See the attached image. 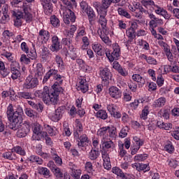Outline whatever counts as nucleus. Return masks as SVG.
Wrapping results in <instances>:
<instances>
[{
  "label": "nucleus",
  "instance_id": "nucleus-1",
  "mask_svg": "<svg viewBox=\"0 0 179 179\" xmlns=\"http://www.w3.org/2000/svg\"><path fill=\"white\" fill-rule=\"evenodd\" d=\"M64 76L59 74L54 80H55L54 85L51 88L48 86H45L43 90H36L34 92L35 97L41 99L45 104H55L58 103L59 100V94L64 92L62 89V83H64Z\"/></svg>",
  "mask_w": 179,
  "mask_h": 179
},
{
  "label": "nucleus",
  "instance_id": "nucleus-2",
  "mask_svg": "<svg viewBox=\"0 0 179 179\" xmlns=\"http://www.w3.org/2000/svg\"><path fill=\"white\" fill-rule=\"evenodd\" d=\"M102 145L101 156L103 161V168L106 170L111 169V161L110 160V155L108 152L115 148V144L110 138H105L101 140Z\"/></svg>",
  "mask_w": 179,
  "mask_h": 179
},
{
  "label": "nucleus",
  "instance_id": "nucleus-3",
  "mask_svg": "<svg viewBox=\"0 0 179 179\" xmlns=\"http://www.w3.org/2000/svg\"><path fill=\"white\" fill-rule=\"evenodd\" d=\"M17 13H15L14 15L15 19L14 20V26L17 27L22 26V20H26L27 23H30L33 20V15L30 13V6L27 3H22V6L18 10Z\"/></svg>",
  "mask_w": 179,
  "mask_h": 179
},
{
  "label": "nucleus",
  "instance_id": "nucleus-4",
  "mask_svg": "<svg viewBox=\"0 0 179 179\" xmlns=\"http://www.w3.org/2000/svg\"><path fill=\"white\" fill-rule=\"evenodd\" d=\"M6 115L10 124L13 125L11 129L14 131L19 129L21 123L20 121H22V114L20 112L17 111V109L15 111L13 105L11 103L7 107Z\"/></svg>",
  "mask_w": 179,
  "mask_h": 179
},
{
  "label": "nucleus",
  "instance_id": "nucleus-5",
  "mask_svg": "<svg viewBox=\"0 0 179 179\" xmlns=\"http://www.w3.org/2000/svg\"><path fill=\"white\" fill-rule=\"evenodd\" d=\"M75 122L76 126L73 131L74 138H76V139H79L78 145L79 147L83 148V146H85V145L89 142V138H87L86 134L82 135V132H83V124H82L80 120L76 119Z\"/></svg>",
  "mask_w": 179,
  "mask_h": 179
},
{
  "label": "nucleus",
  "instance_id": "nucleus-6",
  "mask_svg": "<svg viewBox=\"0 0 179 179\" xmlns=\"http://www.w3.org/2000/svg\"><path fill=\"white\" fill-rule=\"evenodd\" d=\"M108 10H107V8H104L103 7H100L99 9H97V13L99 16L98 23L101 25V31H103V33H108V29H107V13Z\"/></svg>",
  "mask_w": 179,
  "mask_h": 179
},
{
  "label": "nucleus",
  "instance_id": "nucleus-7",
  "mask_svg": "<svg viewBox=\"0 0 179 179\" xmlns=\"http://www.w3.org/2000/svg\"><path fill=\"white\" fill-rule=\"evenodd\" d=\"M113 52L106 51V55L110 62H114V61L118 60V58L121 57V47L118 43H115L112 45Z\"/></svg>",
  "mask_w": 179,
  "mask_h": 179
},
{
  "label": "nucleus",
  "instance_id": "nucleus-8",
  "mask_svg": "<svg viewBox=\"0 0 179 179\" xmlns=\"http://www.w3.org/2000/svg\"><path fill=\"white\" fill-rule=\"evenodd\" d=\"M20 69V64L17 62H13L10 65V73L11 72V78L13 80H16L22 76V73L19 71Z\"/></svg>",
  "mask_w": 179,
  "mask_h": 179
},
{
  "label": "nucleus",
  "instance_id": "nucleus-9",
  "mask_svg": "<svg viewBox=\"0 0 179 179\" xmlns=\"http://www.w3.org/2000/svg\"><path fill=\"white\" fill-rule=\"evenodd\" d=\"M99 76L102 79V83L105 86H108L110 85V80H111V78L113 77L111 71L108 69L104 68L100 70Z\"/></svg>",
  "mask_w": 179,
  "mask_h": 179
},
{
  "label": "nucleus",
  "instance_id": "nucleus-10",
  "mask_svg": "<svg viewBox=\"0 0 179 179\" xmlns=\"http://www.w3.org/2000/svg\"><path fill=\"white\" fill-rule=\"evenodd\" d=\"M37 86H38V79L37 77H33L31 75L28 76L24 83V88L30 90L34 89Z\"/></svg>",
  "mask_w": 179,
  "mask_h": 179
},
{
  "label": "nucleus",
  "instance_id": "nucleus-11",
  "mask_svg": "<svg viewBox=\"0 0 179 179\" xmlns=\"http://www.w3.org/2000/svg\"><path fill=\"white\" fill-rule=\"evenodd\" d=\"M31 126H30V122L24 121V123L21 125V128L18 129L17 132V136L18 138H24L27 136V134L30 133V129Z\"/></svg>",
  "mask_w": 179,
  "mask_h": 179
},
{
  "label": "nucleus",
  "instance_id": "nucleus-12",
  "mask_svg": "<svg viewBox=\"0 0 179 179\" xmlns=\"http://www.w3.org/2000/svg\"><path fill=\"white\" fill-rule=\"evenodd\" d=\"M63 20L65 24H71V22L75 23L76 20V15L73 11L68 8L63 14Z\"/></svg>",
  "mask_w": 179,
  "mask_h": 179
},
{
  "label": "nucleus",
  "instance_id": "nucleus-13",
  "mask_svg": "<svg viewBox=\"0 0 179 179\" xmlns=\"http://www.w3.org/2000/svg\"><path fill=\"white\" fill-rule=\"evenodd\" d=\"M52 44L50 45V50L52 51V52H58L59 50L62 48V44L59 41V38L55 35L51 38Z\"/></svg>",
  "mask_w": 179,
  "mask_h": 179
},
{
  "label": "nucleus",
  "instance_id": "nucleus-14",
  "mask_svg": "<svg viewBox=\"0 0 179 179\" xmlns=\"http://www.w3.org/2000/svg\"><path fill=\"white\" fill-rule=\"evenodd\" d=\"M108 94L114 100H118L122 97V91L115 86H111L108 89Z\"/></svg>",
  "mask_w": 179,
  "mask_h": 179
},
{
  "label": "nucleus",
  "instance_id": "nucleus-15",
  "mask_svg": "<svg viewBox=\"0 0 179 179\" xmlns=\"http://www.w3.org/2000/svg\"><path fill=\"white\" fill-rule=\"evenodd\" d=\"M148 17L151 20L149 22L150 27H157L158 26H163L164 22L163 20L159 17H156L155 15H153L152 13H148Z\"/></svg>",
  "mask_w": 179,
  "mask_h": 179
},
{
  "label": "nucleus",
  "instance_id": "nucleus-16",
  "mask_svg": "<svg viewBox=\"0 0 179 179\" xmlns=\"http://www.w3.org/2000/svg\"><path fill=\"white\" fill-rule=\"evenodd\" d=\"M37 39L38 41H40L42 44H46L50 40V32L44 29H41L38 32Z\"/></svg>",
  "mask_w": 179,
  "mask_h": 179
},
{
  "label": "nucleus",
  "instance_id": "nucleus-17",
  "mask_svg": "<svg viewBox=\"0 0 179 179\" xmlns=\"http://www.w3.org/2000/svg\"><path fill=\"white\" fill-rule=\"evenodd\" d=\"M40 2L43 6V12L47 15H50L52 13V3L48 0H40Z\"/></svg>",
  "mask_w": 179,
  "mask_h": 179
},
{
  "label": "nucleus",
  "instance_id": "nucleus-18",
  "mask_svg": "<svg viewBox=\"0 0 179 179\" xmlns=\"http://www.w3.org/2000/svg\"><path fill=\"white\" fill-rule=\"evenodd\" d=\"M126 36L128 37V40L126 42V46L129 47V45L134 43V39L136 37V35H135V30L132 29V28H128L126 30Z\"/></svg>",
  "mask_w": 179,
  "mask_h": 179
},
{
  "label": "nucleus",
  "instance_id": "nucleus-19",
  "mask_svg": "<svg viewBox=\"0 0 179 179\" xmlns=\"http://www.w3.org/2000/svg\"><path fill=\"white\" fill-rule=\"evenodd\" d=\"M167 103V99L164 96H161L155 99L152 103V108H163Z\"/></svg>",
  "mask_w": 179,
  "mask_h": 179
},
{
  "label": "nucleus",
  "instance_id": "nucleus-20",
  "mask_svg": "<svg viewBox=\"0 0 179 179\" xmlns=\"http://www.w3.org/2000/svg\"><path fill=\"white\" fill-rule=\"evenodd\" d=\"M131 167L133 169H135L137 171H149L150 170V168L149 167V164H142V163H138L135 162L131 164Z\"/></svg>",
  "mask_w": 179,
  "mask_h": 179
},
{
  "label": "nucleus",
  "instance_id": "nucleus-21",
  "mask_svg": "<svg viewBox=\"0 0 179 179\" xmlns=\"http://www.w3.org/2000/svg\"><path fill=\"white\" fill-rule=\"evenodd\" d=\"M120 2H121V0H102L101 7L104 9H108L111 6V3H117V6H123L124 3Z\"/></svg>",
  "mask_w": 179,
  "mask_h": 179
},
{
  "label": "nucleus",
  "instance_id": "nucleus-22",
  "mask_svg": "<svg viewBox=\"0 0 179 179\" xmlns=\"http://www.w3.org/2000/svg\"><path fill=\"white\" fill-rule=\"evenodd\" d=\"M154 10L155 13H157V15H160L161 16H163L164 19L169 20L171 17L169 13H167V10L157 5H154Z\"/></svg>",
  "mask_w": 179,
  "mask_h": 179
},
{
  "label": "nucleus",
  "instance_id": "nucleus-23",
  "mask_svg": "<svg viewBox=\"0 0 179 179\" xmlns=\"http://www.w3.org/2000/svg\"><path fill=\"white\" fill-rule=\"evenodd\" d=\"M112 173L122 179H134V178L131 177V176L127 175L126 176L125 173L122 171V170L117 166H115L112 169Z\"/></svg>",
  "mask_w": 179,
  "mask_h": 179
},
{
  "label": "nucleus",
  "instance_id": "nucleus-24",
  "mask_svg": "<svg viewBox=\"0 0 179 179\" xmlns=\"http://www.w3.org/2000/svg\"><path fill=\"white\" fill-rule=\"evenodd\" d=\"M92 47L94 52H96L99 57H103V55L106 54V52L104 51V49H103L101 44L95 42L92 45Z\"/></svg>",
  "mask_w": 179,
  "mask_h": 179
},
{
  "label": "nucleus",
  "instance_id": "nucleus-25",
  "mask_svg": "<svg viewBox=\"0 0 179 179\" xmlns=\"http://www.w3.org/2000/svg\"><path fill=\"white\" fill-rule=\"evenodd\" d=\"M0 75L1 78H7L10 75V69L5 66V62L0 61Z\"/></svg>",
  "mask_w": 179,
  "mask_h": 179
},
{
  "label": "nucleus",
  "instance_id": "nucleus-26",
  "mask_svg": "<svg viewBox=\"0 0 179 179\" xmlns=\"http://www.w3.org/2000/svg\"><path fill=\"white\" fill-rule=\"evenodd\" d=\"M32 131L35 135L39 136H47V131H41V125L38 123H34Z\"/></svg>",
  "mask_w": 179,
  "mask_h": 179
},
{
  "label": "nucleus",
  "instance_id": "nucleus-27",
  "mask_svg": "<svg viewBox=\"0 0 179 179\" xmlns=\"http://www.w3.org/2000/svg\"><path fill=\"white\" fill-rule=\"evenodd\" d=\"M108 129H110V126L101 127L97 131V135L101 139H108Z\"/></svg>",
  "mask_w": 179,
  "mask_h": 179
},
{
  "label": "nucleus",
  "instance_id": "nucleus-28",
  "mask_svg": "<svg viewBox=\"0 0 179 179\" xmlns=\"http://www.w3.org/2000/svg\"><path fill=\"white\" fill-rule=\"evenodd\" d=\"M97 33L99 35L100 38H101L102 41L106 44V45H111V41L110 38L107 36L108 33H104L101 31V29H99L97 30Z\"/></svg>",
  "mask_w": 179,
  "mask_h": 179
},
{
  "label": "nucleus",
  "instance_id": "nucleus-29",
  "mask_svg": "<svg viewBox=\"0 0 179 179\" xmlns=\"http://www.w3.org/2000/svg\"><path fill=\"white\" fill-rule=\"evenodd\" d=\"M61 118H62V111L61 110V108H57L55 112L50 115V120L54 121V122L59 121Z\"/></svg>",
  "mask_w": 179,
  "mask_h": 179
},
{
  "label": "nucleus",
  "instance_id": "nucleus-30",
  "mask_svg": "<svg viewBox=\"0 0 179 179\" xmlns=\"http://www.w3.org/2000/svg\"><path fill=\"white\" fill-rule=\"evenodd\" d=\"M157 125L158 128L160 129H165V131H170V129H173V124L171 123H166L163 121H157Z\"/></svg>",
  "mask_w": 179,
  "mask_h": 179
},
{
  "label": "nucleus",
  "instance_id": "nucleus-31",
  "mask_svg": "<svg viewBox=\"0 0 179 179\" xmlns=\"http://www.w3.org/2000/svg\"><path fill=\"white\" fill-rule=\"evenodd\" d=\"M1 10L3 12V16H2V22L6 23L8 20H9V15L8 14V12H9V9L8 8V5L3 4L2 6V8H1Z\"/></svg>",
  "mask_w": 179,
  "mask_h": 179
},
{
  "label": "nucleus",
  "instance_id": "nucleus-32",
  "mask_svg": "<svg viewBox=\"0 0 179 179\" xmlns=\"http://www.w3.org/2000/svg\"><path fill=\"white\" fill-rule=\"evenodd\" d=\"M131 79L134 82H136L137 83H138L139 86H143V85H145V78H143V77H142V76L139 74H134L131 76Z\"/></svg>",
  "mask_w": 179,
  "mask_h": 179
},
{
  "label": "nucleus",
  "instance_id": "nucleus-33",
  "mask_svg": "<svg viewBox=\"0 0 179 179\" xmlns=\"http://www.w3.org/2000/svg\"><path fill=\"white\" fill-rule=\"evenodd\" d=\"M100 156V151L99 150L92 149L88 153V158L90 160H97Z\"/></svg>",
  "mask_w": 179,
  "mask_h": 179
},
{
  "label": "nucleus",
  "instance_id": "nucleus-34",
  "mask_svg": "<svg viewBox=\"0 0 179 179\" xmlns=\"http://www.w3.org/2000/svg\"><path fill=\"white\" fill-rule=\"evenodd\" d=\"M108 136L110 138L109 139L112 141L117 139V128H115V127H109V129L108 130Z\"/></svg>",
  "mask_w": 179,
  "mask_h": 179
},
{
  "label": "nucleus",
  "instance_id": "nucleus-35",
  "mask_svg": "<svg viewBox=\"0 0 179 179\" xmlns=\"http://www.w3.org/2000/svg\"><path fill=\"white\" fill-rule=\"evenodd\" d=\"M44 75V70L43 69V64L38 63L36 64V69L35 71V78H41Z\"/></svg>",
  "mask_w": 179,
  "mask_h": 179
},
{
  "label": "nucleus",
  "instance_id": "nucleus-36",
  "mask_svg": "<svg viewBox=\"0 0 179 179\" xmlns=\"http://www.w3.org/2000/svg\"><path fill=\"white\" fill-rule=\"evenodd\" d=\"M44 127L46 129V133L48 134L50 136H55V135H57V128L55 127L45 124Z\"/></svg>",
  "mask_w": 179,
  "mask_h": 179
},
{
  "label": "nucleus",
  "instance_id": "nucleus-37",
  "mask_svg": "<svg viewBox=\"0 0 179 179\" xmlns=\"http://www.w3.org/2000/svg\"><path fill=\"white\" fill-rule=\"evenodd\" d=\"M2 157L6 160H15L16 154L13 151H8L2 154Z\"/></svg>",
  "mask_w": 179,
  "mask_h": 179
},
{
  "label": "nucleus",
  "instance_id": "nucleus-38",
  "mask_svg": "<svg viewBox=\"0 0 179 179\" xmlns=\"http://www.w3.org/2000/svg\"><path fill=\"white\" fill-rule=\"evenodd\" d=\"M38 171V173L43 176L45 178H50V177H51V173L49 169L45 167H39Z\"/></svg>",
  "mask_w": 179,
  "mask_h": 179
},
{
  "label": "nucleus",
  "instance_id": "nucleus-39",
  "mask_svg": "<svg viewBox=\"0 0 179 179\" xmlns=\"http://www.w3.org/2000/svg\"><path fill=\"white\" fill-rule=\"evenodd\" d=\"M50 22L53 27H59V26H61L59 18L55 15H53L50 17Z\"/></svg>",
  "mask_w": 179,
  "mask_h": 179
},
{
  "label": "nucleus",
  "instance_id": "nucleus-40",
  "mask_svg": "<svg viewBox=\"0 0 179 179\" xmlns=\"http://www.w3.org/2000/svg\"><path fill=\"white\" fill-rule=\"evenodd\" d=\"M28 160H29L31 163H36V164L39 165H41L43 163H44L43 159L36 155H31L29 157H28Z\"/></svg>",
  "mask_w": 179,
  "mask_h": 179
},
{
  "label": "nucleus",
  "instance_id": "nucleus-41",
  "mask_svg": "<svg viewBox=\"0 0 179 179\" xmlns=\"http://www.w3.org/2000/svg\"><path fill=\"white\" fill-rule=\"evenodd\" d=\"M17 96L20 99H31L33 96L31 95V92H20L17 93Z\"/></svg>",
  "mask_w": 179,
  "mask_h": 179
},
{
  "label": "nucleus",
  "instance_id": "nucleus-42",
  "mask_svg": "<svg viewBox=\"0 0 179 179\" xmlns=\"http://www.w3.org/2000/svg\"><path fill=\"white\" fill-rule=\"evenodd\" d=\"M149 157V155L148 154H140V155H136L134 156V162H145Z\"/></svg>",
  "mask_w": 179,
  "mask_h": 179
},
{
  "label": "nucleus",
  "instance_id": "nucleus-43",
  "mask_svg": "<svg viewBox=\"0 0 179 179\" xmlns=\"http://www.w3.org/2000/svg\"><path fill=\"white\" fill-rule=\"evenodd\" d=\"M83 45H81V50L85 51V50H87V48L90 45V41L87 36H83L82 38Z\"/></svg>",
  "mask_w": 179,
  "mask_h": 179
},
{
  "label": "nucleus",
  "instance_id": "nucleus-44",
  "mask_svg": "<svg viewBox=\"0 0 179 179\" xmlns=\"http://www.w3.org/2000/svg\"><path fill=\"white\" fill-rule=\"evenodd\" d=\"M85 13H87L90 22H93L94 17H96V13L92 7H90Z\"/></svg>",
  "mask_w": 179,
  "mask_h": 179
},
{
  "label": "nucleus",
  "instance_id": "nucleus-45",
  "mask_svg": "<svg viewBox=\"0 0 179 179\" xmlns=\"http://www.w3.org/2000/svg\"><path fill=\"white\" fill-rule=\"evenodd\" d=\"M24 111L27 117H29L30 118H37V115H38L37 112H36L35 110H33V109L26 108Z\"/></svg>",
  "mask_w": 179,
  "mask_h": 179
},
{
  "label": "nucleus",
  "instance_id": "nucleus-46",
  "mask_svg": "<svg viewBox=\"0 0 179 179\" xmlns=\"http://www.w3.org/2000/svg\"><path fill=\"white\" fill-rule=\"evenodd\" d=\"M85 170L89 174H92V173L94 171V169L93 167V163H92L91 162H87L85 164Z\"/></svg>",
  "mask_w": 179,
  "mask_h": 179
},
{
  "label": "nucleus",
  "instance_id": "nucleus-47",
  "mask_svg": "<svg viewBox=\"0 0 179 179\" xmlns=\"http://www.w3.org/2000/svg\"><path fill=\"white\" fill-rule=\"evenodd\" d=\"M117 13H118V15H120V16H124L127 19H131V14L127 12V10L123 8H118Z\"/></svg>",
  "mask_w": 179,
  "mask_h": 179
},
{
  "label": "nucleus",
  "instance_id": "nucleus-48",
  "mask_svg": "<svg viewBox=\"0 0 179 179\" xmlns=\"http://www.w3.org/2000/svg\"><path fill=\"white\" fill-rule=\"evenodd\" d=\"M144 13H148V10L143 9V8H141L140 9H136L134 13V16L135 17H138L139 19H142V15Z\"/></svg>",
  "mask_w": 179,
  "mask_h": 179
},
{
  "label": "nucleus",
  "instance_id": "nucleus-49",
  "mask_svg": "<svg viewBox=\"0 0 179 179\" xmlns=\"http://www.w3.org/2000/svg\"><path fill=\"white\" fill-rule=\"evenodd\" d=\"M96 117L98 118H101V120H107L108 118V115L107 114V112L104 110H99L96 113Z\"/></svg>",
  "mask_w": 179,
  "mask_h": 179
},
{
  "label": "nucleus",
  "instance_id": "nucleus-50",
  "mask_svg": "<svg viewBox=\"0 0 179 179\" xmlns=\"http://www.w3.org/2000/svg\"><path fill=\"white\" fill-rule=\"evenodd\" d=\"M148 115H149V106H146L142 110L140 118H141V120H148Z\"/></svg>",
  "mask_w": 179,
  "mask_h": 179
},
{
  "label": "nucleus",
  "instance_id": "nucleus-51",
  "mask_svg": "<svg viewBox=\"0 0 179 179\" xmlns=\"http://www.w3.org/2000/svg\"><path fill=\"white\" fill-rule=\"evenodd\" d=\"M164 54L169 62H174V55L171 52V49L169 48L167 50H165Z\"/></svg>",
  "mask_w": 179,
  "mask_h": 179
},
{
  "label": "nucleus",
  "instance_id": "nucleus-52",
  "mask_svg": "<svg viewBox=\"0 0 179 179\" xmlns=\"http://www.w3.org/2000/svg\"><path fill=\"white\" fill-rule=\"evenodd\" d=\"M52 172L55 174V177L57 178H62L64 177V173H62V171H61V169L56 166Z\"/></svg>",
  "mask_w": 179,
  "mask_h": 179
},
{
  "label": "nucleus",
  "instance_id": "nucleus-53",
  "mask_svg": "<svg viewBox=\"0 0 179 179\" xmlns=\"http://www.w3.org/2000/svg\"><path fill=\"white\" fill-rule=\"evenodd\" d=\"M43 61H48L50 59V53L47 52V48H44L41 53Z\"/></svg>",
  "mask_w": 179,
  "mask_h": 179
},
{
  "label": "nucleus",
  "instance_id": "nucleus-54",
  "mask_svg": "<svg viewBox=\"0 0 179 179\" xmlns=\"http://www.w3.org/2000/svg\"><path fill=\"white\" fill-rule=\"evenodd\" d=\"M73 179H80V176H82V170L79 169H76L72 171Z\"/></svg>",
  "mask_w": 179,
  "mask_h": 179
},
{
  "label": "nucleus",
  "instance_id": "nucleus-55",
  "mask_svg": "<svg viewBox=\"0 0 179 179\" xmlns=\"http://www.w3.org/2000/svg\"><path fill=\"white\" fill-rule=\"evenodd\" d=\"M140 103H143L142 99H135L134 102L129 103V106L132 110H136Z\"/></svg>",
  "mask_w": 179,
  "mask_h": 179
},
{
  "label": "nucleus",
  "instance_id": "nucleus-56",
  "mask_svg": "<svg viewBox=\"0 0 179 179\" xmlns=\"http://www.w3.org/2000/svg\"><path fill=\"white\" fill-rule=\"evenodd\" d=\"M13 150L17 153V155H20L21 156H26V151L20 146H15L13 148Z\"/></svg>",
  "mask_w": 179,
  "mask_h": 179
},
{
  "label": "nucleus",
  "instance_id": "nucleus-57",
  "mask_svg": "<svg viewBox=\"0 0 179 179\" xmlns=\"http://www.w3.org/2000/svg\"><path fill=\"white\" fill-rule=\"evenodd\" d=\"M55 61L58 65V68H64V60L61 56L57 55L55 57Z\"/></svg>",
  "mask_w": 179,
  "mask_h": 179
},
{
  "label": "nucleus",
  "instance_id": "nucleus-58",
  "mask_svg": "<svg viewBox=\"0 0 179 179\" xmlns=\"http://www.w3.org/2000/svg\"><path fill=\"white\" fill-rule=\"evenodd\" d=\"M158 44L162 48L164 52L167 51V50H170V45L163 41H158Z\"/></svg>",
  "mask_w": 179,
  "mask_h": 179
},
{
  "label": "nucleus",
  "instance_id": "nucleus-59",
  "mask_svg": "<svg viewBox=\"0 0 179 179\" xmlns=\"http://www.w3.org/2000/svg\"><path fill=\"white\" fill-rule=\"evenodd\" d=\"M123 100L124 101H131L132 100V94L130 92H123Z\"/></svg>",
  "mask_w": 179,
  "mask_h": 179
},
{
  "label": "nucleus",
  "instance_id": "nucleus-60",
  "mask_svg": "<svg viewBox=\"0 0 179 179\" xmlns=\"http://www.w3.org/2000/svg\"><path fill=\"white\" fill-rule=\"evenodd\" d=\"M144 141L143 140L139 138V137L134 136H133V144L138 145L139 146H143Z\"/></svg>",
  "mask_w": 179,
  "mask_h": 179
},
{
  "label": "nucleus",
  "instance_id": "nucleus-61",
  "mask_svg": "<svg viewBox=\"0 0 179 179\" xmlns=\"http://www.w3.org/2000/svg\"><path fill=\"white\" fill-rule=\"evenodd\" d=\"M78 37H83L86 36V28L84 26L80 27L77 31Z\"/></svg>",
  "mask_w": 179,
  "mask_h": 179
},
{
  "label": "nucleus",
  "instance_id": "nucleus-62",
  "mask_svg": "<svg viewBox=\"0 0 179 179\" xmlns=\"http://www.w3.org/2000/svg\"><path fill=\"white\" fill-rule=\"evenodd\" d=\"M80 6L83 13H85L89 9V8H90L89 4H87V3L84 1L80 2Z\"/></svg>",
  "mask_w": 179,
  "mask_h": 179
},
{
  "label": "nucleus",
  "instance_id": "nucleus-63",
  "mask_svg": "<svg viewBox=\"0 0 179 179\" xmlns=\"http://www.w3.org/2000/svg\"><path fill=\"white\" fill-rule=\"evenodd\" d=\"M20 62H22V64H25L26 65H29V64H30V59L29 57H27V56L24 54H22L21 55V57L20 59Z\"/></svg>",
  "mask_w": 179,
  "mask_h": 179
},
{
  "label": "nucleus",
  "instance_id": "nucleus-64",
  "mask_svg": "<svg viewBox=\"0 0 179 179\" xmlns=\"http://www.w3.org/2000/svg\"><path fill=\"white\" fill-rule=\"evenodd\" d=\"M48 73L49 74V76L52 78V79H55L57 76H58V70L51 69L48 71Z\"/></svg>",
  "mask_w": 179,
  "mask_h": 179
}]
</instances>
